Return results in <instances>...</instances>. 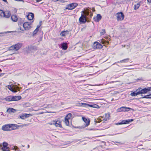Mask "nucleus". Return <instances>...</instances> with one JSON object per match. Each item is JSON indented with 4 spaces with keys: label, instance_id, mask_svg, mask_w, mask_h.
Segmentation results:
<instances>
[{
    "label": "nucleus",
    "instance_id": "25",
    "mask_svg": "<svg viewBox=\"0 0 151 151\" xmlns=\"http://www.w3.org/2000/svg\"><path fill=\"white\" fill-rule=\"evenodd\" d=\"M68 31H63L62 32L60 33V35L61 36L64 37L67 34H68Z\"/></svg>",
    "mask_w": 151,
    "mask_h": 151
},
{
    "label": "nucleus",
    "instance_id": "57",
    "mask_svg": "<svg viewBox=\"0 0 151 151\" xmlns=\"http://www.w3.org/2000/svg\"><path fill=\"white\" fill-rule=\"evenodd\" d=\"M1 75H0V76L1 75Z\"/></svg>",
    "mask_w": 151,
    "mask_h": 151
},
{
    "label": "nucleus",
    "instance_id": "37",
    "mask_svg": "<svg viewBox=\"0 0 151 151\" xmlns=\"http://www.w3.org/2000/svg\"><path fill=\"white\" fill-rule=\"evenodd\" d=\"M20 118L23 119H25V117L24 114H22L21 116H20Z\"/></svg>",
    "mask_w": 151,
    "mask_h": 151
},
{
    "label": "nucleus",
    "instance_id": "28",
    "mask_svg": "<svg viewBox=\"0 0 151 151\" xmlns=\"http://www.w3.org/2000/svg\"><path fill=\"white\" fill-rule=\"evenodd\" d=\"M140 6V4L139 3H138L137 4L134 5V10H136L138 9L139 7Z\"/></svg>",
    "mask_w": 151,
    "mask_h": 151
},
{
    "label": "nucleus",
    "instance_id": "52",
    "mask_svg": "<svg viewBox=\"0 0 151 151\" xmlns=\"http://www.w3.org/2000/svg\"><path fill=\"white\" fill-rule=\"evenodd\" d=\"M29 145H27L28 148H29Z\"/></svg>",
    "mask_w": 151,
    "mask_h": 151
},
{
    "label": "nucleus",
    "instance_id": "31",
    "mask_svg": "<svg viewBox=\"0 0 151 151\" xmlns=\"http://www.w3.org/2000/svg\"><path fill=\"white\" fill-rule=\"evenodd\" d=\"M64 122L65 124L67 126H68L69 125V121H68V119L65 118Z\"/></svg>",
    "mask_w": 151,
    "mask_h": 151
},
{
    "label": "nucleus",
    "instance_id": "6",
    "mask_svg": "<svg viewBox=\"0 0 151 151\" xmlns=\"http://www.w3.org/2000/svg\"><path fill=\"white\" fill-rule=\"evenodd\" d=\"M93 47L94 49H101L103 47V46L100 43L95 42L93 44Z\"/></svg>",
    "mask_w": 151,
    "mask_h": 151
},
{
    "label": "nucleus",
    "instance_id": "13",
    "mask_svg": "<svg viewBox=\"0 0 151 151\" xmlns=\"http://www.w3.org/2000/svg\"><path fill=\"white\" fill-rule=\"evenodd\" d=\"M10 125L11 130L18 129L20 127L19 126L16 124H10Z\"/></svg>",
    "mask_w": 151,
    "mask_h": 151
},
{
    "label": "nucleus",
    "instance_id": "44",
    "mask_svg": "<svg viewBox=\"0 0 151 151\" xmlns=\"http://www.w3.org/2000/svg\"><path fill=\"white\" fill-rule=\"evenodd\" d=\"M14 148H15V150H18L19 149V148H18L17 147V146H15L14 147Z\"/></svg>",
    "mask_w": 151,
    "mask_h": 151
},
{
    "label": "nucleus",
    "instance_id": "19",
    "mask_svg": "<svg viewBox=\"0 0 151 151\" xmlns=\"http://www.w3.org/2000/svg\"><path fill=\"white\" fill-rule=\"evenodd\" d=\"M82 119L86 123V127L89 125L90 123L89 120H88L87 119L84 117H82Z\"/></svg>",
    "mask_w": 151,
    "mask_h": 151
},
{
    "label": "nucleus",
    "instance_id": "35",
    "mask_svg": "<svg viewBox=\"0 0 151 151\" xmlns=\"http://www.w3.org/2000/svg\"><path fill=\"white\" fill-rule=\"evenodd\" d=\"M110 116V114H105V117L107 119H109Z\"/></svg>",
    "mask_w": 151,
    "mask_h": 151
},
{
    "label": "nucleus",
    "instance_id": "33",
    "mask_svg": "<svg viewBox=\"0 0 151 151\" xmlns=\"http://www.w3.org/2000/svg\"><path fill=\"white\" fill-rule=\"evenodd\" d=\"M14 47H15V46H14V45H13L12 46H11L10 47H9V50H14L15 51V48H15Z\"/></svg>",
    "mask_w": 151,
    "mask_h": 151
},
{
    "label": "nucleus",
    "instance_id": "8",
    "mask_svg": "<svg viewBox=\"0 0 151 151\" xmlns=\"http://www.w3.org/2000/svg\"><path fill=\"white\" fill-rule=\"evenodd\" d=\"M81 106H82L83 105L84 107H88L90 106L94 108H99V106L96 104H91L90 105L87 104L85 103H82Z\"/></svg>",
    "mask_w": 151,
    "mask_h": 151
},
{
    "label": "nucleus",
    "instance_id": "24",
    "mask_svg": "<svg viewBox=\"0 0 151 151\" xmlns=\"http://www.w3.org/2000/svg\"><path fill=\"white\" fill-rule=\"evenodd\" d=\"M16 110L13 108H10L7 109V112L10 113L11 112L14 113L16 111Z\"/></svg>",
    "mask_w": 151,
    "mask_h": 151
},
{
    "label": "nucleus",
    "instance_id": "9",
    "mask_svg": "<svg viewBox=\"0 0 151 151\" xmlns=\"http://www.w3.org/2000/svg\"><path fill=\"white\" fill-rule=\"evenodd\" d=\"M132 109L129 107H122L120 108H118L117 111L118 112H121L122 111H128L129 110Z\"/></svg>",
    "mask_w": 151,
    "mask_h": 151
},
{
    "label": "nucleus",
    "instance_id": "21",
    "mask_svg": "<svg viewBox=\"0 0 151 151\" xmlns=\"http://www.w3.org/2000/svg\"><path fill=\"white\" fill-rule=\"evenodd\" d=\"M139 90V89H137L136 90V91H137V92L135 93L134 92H133L131 93L130 95L132 96H135L140 94Z\"/></svg>",
    "mask_w": 151,
    "mask_h": 151
},
{
    "label": "nucleus",
    "instance_id": "43",
    "mask_svg": "<svg viewBox=\"0 0 151 151\" xmlns=\"http://www.w3.org/2000/svg\"><path fill=\"white\" fill-rule=\"evenodd\" d=\"M147 2L150 4H151V0H147Z\"/></svg>",
    "mask_w": 151,
    "mask_h": 151
},
{
    "label": "nucleus",
    "instance_id": "20",
    "mask_svg": "<svg viewBox=\"0 0 151 151\" xmlns=\"http://www.w3.org/2000/svg\"><path fill=\"white\" fill-rule=\"evenodd\" d=\"M12 20L14 22H16L18 20V18L17 16L16 15H12L11 17Z\"/></svg>",
    "mask_w": 151,
    "mask_h": 151
},
{
    "label": "nucleus",
    "instance_id": "30",
    "mask_svg": "<svg viewBox=\"0 0 151 151\" xmlns=\"http://www.w3.org/2000/svg\"><path fill=\"white\" fill-rule=\"evenodd\" d=\"M129 60V59L128 58H127L124 59L123 60H120V62H118V63H119H119H123V62L126 63V62H128Z\"/></svg>",
    "mask_w": 151,
    "mask_h": 151
},
{
    "label": "nucleus",
    "instance_id": "12",
    "mask_svg": "<svg viewBox=\"0 0 151 151\" xmlns=\"http://www.w3.org/2000/svg\"><path fill=\"white\" fill-rule=\"evenodd\" d=\"M31 25L28 22H25L23 24V26L25 30H28L31 27Z\"/></svg>",
    "mask_w": 151,
    "mask_h": 151
},
{
    "label": "nucleus",
    "instance_id": "50",
    "mask_svg": "<svg viewBox=\"0 0 151 151\" xmlns=\"http://www.w3.org/2000/svg\"><path fill=\"white\" fill-rule=\"evenodd\" d=\"M92 11L93 12H94L95 11V9L94 8H93V9H92Z\"/></svg>",
    "mask_w": 151,
    "mask_h": 151
},
{
    "label": "nucleus",
    "instance_id": "49",
    "mask_svg": "<svg viewBox=\"0 0 151 151\" xmlns=\"http://www.w3.org/2000/svg\"><path fill=\"white\" fill-rule=\"evenodd\" d=\"M36 0L37 1V2H39L40 1H41L42 0Z\"/></svg>",
    "mask_w": 151,
    "mask_h": 151
},
{
    "label": "nucleus",
    "instance_id": "40",
    "mask_svg": "<svg viewBox=\"0 0 151 151\" xmlns=\"http://www.w3.org/2000/svg\"><path fill=\"white\" fill-rule=\"evenodd\" d=\"M59 1L60 3H64L65 2V1L63 0H59Z\"/></svg>",
    "mask_w": 151,
    "mask_h": 151
},
{
    "label": "nucleus",
    "instance_id": "58",
    "mask_svg": "<svg viewBox=\"0 0 151 151\" xmlns=\"http://www.w3.org/2000/svg\"><path fill=\"white\" fill-rule=\"evenodd\" d=\"M18 0V1H20V0Z\"/></svg>",
    "mask_w": 151,
    "mask_h": 151
},
{
    "label": "nucleus",
    "instance_id": "5",
    "mask_svg": "<svg viewBox=\"0 0 151 151\" xmlns=\"http://www.w3.org/2000/svg\"><path fill=\"white\" fill-rule=\"evenodd\" d=\"M8 88L9 90L14 93H16L17 92V90L19 91V88H21V87H19L17 86H16L14 88H13L10 85H8Z\"/></svg>",
    "mask_w": 151,
    "mask_h": 151
},
{
    "label": "nucleus",
    "instance_id": "54",
    "mask_svg": "<svg viewBox=\"0 0 151 151\" xmlns=\"http://www.w3.org/2000/svg\"><path fill=\"white\" fill-rule=\"evenodd\" d=\"M31 83H28V85H29V84H31Z\"/></svg>",
    "mask_w": 151,
    "mask_h": 151
},
{
    "label": "nucleus",
    "instance_id": "36",
    "mask_svg": "<svg viewBox=\"0 0 151 151\" xmlns=\"http://www.w3.org/2000/svg\"><path fill=\"white\" fill-rule=\"evenodd\" d=\"M39 29H36L33 32V35H34L36 34L37 33Z\"/></svg>",
    "mask_w": 151,
    "mask_h": 151
},
{
    "label": "nucleus",
    "instance_id": "27",
    "mask_svg": "<svg viewBox=\"0 0 151 151\" xmlns=\"http://www.w3.org/2000/svg\"><path fill=\"white\" fill-rule=\"evenodd\" d=\"M5 100L7 101H12V96H9L5 98Z\"/></svg>",
    "mask_w": 151,
    "mask_h": 151
},
{
    "label": "nucleus",
    "instance_id": "2",
    "mask_svg": "<svg viewBox=\"0 0 151 151\" xmlns=\"http://www.w3.org/2000/svg\"><path fill=\"white\" fill-rule=\"evenodd\" d=\"M140 94L146 93L148 91L151 90V87H148L147 88H145L141 89V88H138Z\"/></svg>",
    "mask_w": 151,
    "mask_h": 151
},
{
    "label": "nucleus",
    "instance_id": "51",
    "mask_svg": "<svg viewBox=\"0 0 151 151\" xmlns=\"http://www.w3.org/2000/svg\"><path fill=\"white\" fill-rule=\"evenodd\" d=\"M4 32H1V33H0V34L2 35L3 34H4Z\"/></svg>",
    "mask_w": 151,
    "mask_h": 151
},
{
    "label": "nucleus",
    "instance_id": "55",
    "mask_svg": "<svg viewBox=\"0 0 151 151\" xmlns=\"http://www.w3.org/2000/svg\"><path fill=\"white\" fill-rule=\"evenodd\" d=\"M2 71V70L0 69V72Z\"/></svg>",
    "mask_w": 151,
    "mask_h": 151
},
{
    "label": "nucleus",
    "instance_id": "46",
    "mask_svg": "<svg viewBox=\"0 0 151 151\" xmlns=\"http://www.w3.org/2000/svg\"><path fill=\"white\" fill-rule=\"evenodd\" d=\"M149 98H151V94H149Z\"/></svg>",
    "mask_w": 151,
    "mask_h": 151
},
{
    "label": "nucleus",
    "instance_id": "4",
    "mask_svg": "<svg viewBox=\"0 0 151 151\" xmlns=\"http://www.w3.org/2000/svg\"><path fill=\"white\" fill-rule=\"evenodd\" d=\"M77 6V4L76 3H73L68 5L65 7V9L68 10H72L74 9Z\"/></svg>",
    "mask_w": 151,
    "mask_h": 151
},
{
    "label": "nucleus",
    "instance_id": "7",
    "mask_svg": "<svg viewBox=\"0 0 151 151\" xmlns=\"http://www.w3.org/2000/svg\"><path fill=\"white\" fill-rule=\"evenodd\" d=\"M86 15H85L83 14H81V16L79 19V21L81 23H84L86 21Z\"/></svg>",
    "mask_w": 151,
    "mask_h": 151
},
{
    "label": "nucleus",
    "instance_id": "10",
    "mask_svg": "<svg viewBox=\"0 0 151 151\" xmlns=\"http://www.w3.org/2000/svg\"><path fill=\"white\" fill-rule=\"evenodd\" d=\"M2 129L4 131H11L10 124H9L3 125L2 127Z\"/></svg>",
    "mask_w": 151,
    "mask_h": 151
},
{
    "label": "nucleus",
    "instance_id": "23",
    "mask_svg": "<svg viewBox=\"0 0 151 151\" xmlns=\"http://www.w3.org/2000/svg\"><path fill=\"white\" fill-rule=\"evenodd\" d=\"M5 16L4 17H5L6 18H9V17L10 15L11 14L10 12L9 11H6L5 12Z\"/></svg>",
    "mask_w": 151,
    "mask_h": 151
},
{
    "label": "nucleus",
    "instance_id": "47",
    "mask_svg": "<svg viewBox=\"0 0 151 151\" xmlns=\"http://www.w3.org/2000/svg\"><path fill=\"white\" fill-rule=\"evenodd\" d=\"M52 1H59V0H52Z\"/></svg>",
    "mask_w": 151,
    "mask_h": 151
},
{
    "label": "nucleus",
    "instance_id": "3",
    "mask_svg": "<svg viewBox=\"0 0 151 151\" xmlns=\"http://www.w3.org/2000/svg\"><path fill=\"white\" fill-rule=\"evenodd\" d=\"M49 124L50 125H54L57 127H61V124L60 121H53L49 123Z\"/></svg>",
    "mask_w": 151,
    "mask_h": 151
},
{
    "label": "nucleus",
    "instance_id": "26",
    "mask_svg": "<svg viewBox=\"0 0 151 151\" xmlns=\"http://www.w3.org/2000/svg\"><path fill=\"white\" fill-rule=\"evenodd\" d=\"M61 48L63 50H66L67 48V44L66 43H63L61 46Z\"/></svg>",
    "mask_w": 151,
    "mask_h": 151
},
{
    "label": "nucleus",
    "instance_id": "39",
    "mask_svg": "<svg viewBox=\"0 0 151 151\" xmlns=\"http://www.w3.org/2000/svg\"><path fill=\"white\" fill-rule=\"evenodd\" d=\"M149 95H147L145 96L144 97H142V98H147V99H149Z\"/></svg>",
    "mask_w": 151,
    "mask_h": 151
},
{
    "label": "nucleus",
    "instance_id": "42",
    "mask_svg": "<svg viewBox=\"0 0 151 151\" xmlns=\"http://www.w3.org/2000/svg\"><path fill=\"white\" fill-rule=\"evenodd\" d=\"M109 119H107L105 117L104 119V121H106L108 120H109Z\"/></svg>",
    "mask_w": 151,
    "mask_h": 151
},
{
    "label": "nucleus",
    "instance_id": "11",
    "mask_svg": "<svg viewBox=\"0 0 151 151\" xmlns=\"http://www.w3.org/2000/svg\"><path fill=\"white\" fill-rule=\"evenodd\" d=\"M133 120L134 119H129L127 120H123L121 122L116 124L118 125L127 124L129 123L130 122H132Z\"/></svg>",
    "mask_w": 151,
    "mask_h": 151
},
{
    "label": "nucleus",
    "instance_id": "53",
    "mask_svg": "<svg viewBox=\"0 0 151 151\" xmlns=\"http://www.w3.org/2000/svg\"><path fill=\"white\" fill-rule=\"evenodd\" d=\"M122 47H125V45H124V46L122 45Z\"/></svg>",
    "mask_w": 151,
    "mask_h": 151
},
{
    "label": "nucleus",
    "instance_id": "14",
    "mask_svg": "<svg viewBox=\"0 0 151 151\" xmlns=\"http://www.w3.org/2000/svg\"><path fill=\"white\" fill-rule=\"evenodd\" d=\"M101 18L102 17L100 14H97L96 17L93 18V19L95 21L98 22L101 20Z\"/></svg>",
    "mask_w": 151,
    "mask_h": 151
},
{
    "label": "nucleus",
    "instance_id": "22",
    "mask_svg": "<svg viewBox=\"0 0 151 151\" xmlns=\"http://www.w3.org/2000/svg\"><path fill=\"white\" fill-rule=\"evenodd\" d=\"M28 48L30 51H32L33 50L35 51L37 50V47L35 46H29L28 47Z\"/></svg>",
    "mask_w": 151,
    "mask_h": 151
},
{
    "label": "nucleus",
    "instance_id": "15",
    "mask_svg": "<svg viewBox=\"0 0 151 151\" xmlns=\"http://www.w3.org/2000/svg\"><path fill=\"white\" fill-rule=\"evenodd\" d=\"M91 12L90 10L87 8L86 10L84 11H82V14H83L85 15H86V16H88L89 15V12Z\"/></svg>",
    "mask_w": 151,
    "mask_h": 151
},
{
    "label": "nucleus",
    "instance_id": "34",
    "mask_svg": "<svg viewBox=\"0 0 151 151\" xmlns=\"http://www.w3.org/2000/svg\"><path fill=\"white\" fill-rule=\"evenodd\" d=\"M105 33V30L104 29H102V31L100 32V34L101 35H104Z\"/></svg>",
    "mask_w": 151,
    "mask_h": 151
},
{
    "label": "nucleus",
    "instance_id": "18",
    "mask_svg": "<svg viewBox=\"0 0 151 151\" xmlns=\"http://www.w3.org/2000/svg\"><path fill=\"white\" fill-rule=\"evenodd\" d=\"M27 17L29 20H31L34 18V14L32 13H29Z\"/></svg>",
    "mask_w": 151,
    "mask_h": 151
},
{
    "label": "nucleus",
    "instance_id": "17",
    "mask_svg": "<svg viewBox=\"0 0 151 151\" xmlns=\"http://www.w3.org/2000/svg\"><path fill=\"white\" fill-rule=\"evenodd\" d=\"M21 99V97L20 96H12V101H17L20 100Z\"/></svg>",
    "mask_w": 151,
    "mask_h": 151
},
{
    "label": "nucleus",
    "instance_id": "1",
    "mask_svg": "<svg viewBox=\"0 0 151 151\" xmlns=\"http://www.w3.org/2000/svg\"><path fill=\"white\" fill-rule=\"evenodd\" d=\"M116 15L118 21H122L124 19V16L122 12H118L116 14Z\"/></svg>",
    "mask_w": 151,
    "mask_h": 151
},
{
    "label": "nucleus",
    "instance_id": "38",
    "mask_svg": "<svg viewBox=\"0 0 151 151\" xmlns=\"http://www.w3.org/2000/svg\"><path fill=\"white\" fill-rule=\"evenodd\" d=\"M24 114L25 117V119L26 118H27L29 117L30 115H31V114Z\"/></svg>",
    "mask_w": 151,
    "mask_h": 151
},
{
    "label": "nucleus",
    "instance_id": "41",
    "mask_svg": "<svg viewBox=\"0 0 151 151\" xmlns=\"http://www.w3.org/2000/svg\"><path fill=\"white\" fill-rule=\"evenodd\" d=\"M41 25V24H40L39 25H37V28L36 29H39V28L40 27Z\"/></svg>",
    "mask_w": 151,
    "mask_h": 151
},
{
    "label": "nucleus",
    "instance_id": "16",
    "mask_svg": "<svg viewBox=\"0 0 151 151\" xmlns=\"http://www.w3.org/2000/svg\"><path fill=\"white\" fill-rule=\"evenodd\" d=\"M15 46V51H17L22 46V44L21 43H18L14 45Z\"/></svg>",
    "mask_w": 151,
    "mask_h": 151
},
{
    "label": "nucleus",
    "instance_id": "29",
    "mask_svg": "<svg viewBox=\"0 0 151 151\" xmlns=\"http://www.w3.org/2000/svg\"><path fill=\"white\" fill-rule=\"evenodd\" d=\"M5 16V12L2 10H0V17H4Z\"/></svg>",
    "mask_w": 151,
    "mask_h": 151
},
{
    "label": "nucleus",
    "instance_id": "32",
    "mask_svg": "<svg viewBox=\"0 0 151 151\" xmlns=\"http://www.w3.org/2000/svg\"><path fill=\"white\" fill-rule=\"evenodd\" d=\"M71 114L70 113H69L68 114L67 116L65 117V118L68 119H70L71 117Z\"/></svg>",
    "mask_w": 151,
    "mask_h": 151
},
{
    "label": "nucleus",
    "instance_id": "45",
    "mask_svg": "<svg viewBox=\"0 0 151 151\" xmlns=\"http://www.w3.org/2000/svg\"><path fill=\"white\" fill-rule=\"evenodd\" d=\"M92 16H93V13L91 12V14L90 15V17L91 18Z\"/></svg>",
    "mask_w": 151,
    "mask_h": 151
},
{
    "label": "nucleus",
    "instance_id": "56",
    "mask_svg": "<svg viewBox=\"0 0 151 151\" xmlns=\"http://www.w3.org/2000/svg\"><path fill=\"white\" fill-rule=\"evenodd\" d=\"M15 1H18V0H15Z\"/></svg>",
    "mask_w": 151,
    "mask_h": 151
},
{
    "label": "nucleus",
    "instance_id": "48",
    "mask_svg": "<svg viewBox=\"0 0 151 151\" xmlns=\"http://www.w3.org/2000/svg\"><path fill=\"white\" fill-rule=\"evenodd\" d=\"M18 24L19 25H21L22 24V23L20 22H18Z\"/></svg>",
    "mask_w": 151,
    "mask_h": 151
}]
</instances>
